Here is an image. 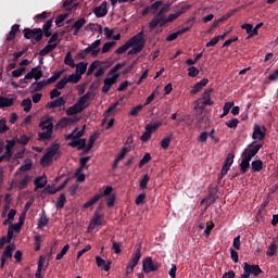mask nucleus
<instances>
[{
  "label": "nucleus",
  "instance_id": "obj_1",
  "mask_svg": "<svg viewBox=\"0 0 278 278\" xmlns=\"http://www.w3.org/2000/svg\"><path fill=\"white\" fill-rule=\"evenodd\" d=\"M60 152V143H54L47 149V152L40 159L41 166H49L53 157Z\"/></svg>",
  "mask_w": 278,
  "mask_h": 278
},
{
  "label": "nucleus",
  "instance_id": "obj_2",
  "mask_svg": "<svg viewBox=\"0 0 278 278\" xmlns=\"http://www.w3.org/2000/svg\"><path fill=\"white\" fill-rule=\"evenodd\" d=\"M60 42V34L54 33L50 36V39L48 40V45L39 51V55L41 58H45V55H49L51 51H54V49H58V43Z\"/></svg>",
  "mask_w": 278,
  "mask_h": 278
},
{
  "label": "nucleus",
  "instance_id": "obj_3",
  "mask_svg": "<svg viewBox=\"0 0 278 278\" xmlns=\"http://www.w3.org/2000/svg\"><path fill=\"white\" fill-rule=\"evenodd\" d=\"M23 34L24 38L26 40H31L33 45L42 40V28H24Z\"/></svg>",
  "mask_w": 278,
  "mask_h": 278
},
{
  "label": "nucleus",
  "instance_id": "obj_4",
  "mask_svg": "<svg viewBox=\"0 0 278 278\" xmlns=\"http://www.w3.org/2000/svg\"><path fill=\"white\" fill-rule=\"evenodd\" d=\"M161 267L162 264H160L159 262H154L153 257L151 256H148L142 261V269L143 273H146L147 275H149V273H157Z\"/></svg>",
  "mask_w": 278,
  "mask_h": 278
},
{
  "label": "nucleus",
  "instance_id": "obj_5",
  "mask_svg": "<svg viewBox=\"0 0 278 278\" xmlns=\"http://www.w3.org/2000/svg\"><path fill=\"white\" fill-rule=\"evenodd\" d=\"M212 92H214V88H210L202 93V98L198 99L195 103H198V108L200 110H205L206 105H213L214 100H212Z\"/></svg>",
  "mask_w": 278,
  "mask_h": 278
},
{
  "label": "nucleus",
  "instance_id": "obj_6",
  "mask_svg": "<svg viewBox=\"0 0 278 278\" xmlns=\"http://www.w3.org/2000/svg\"><path fill=\"white\" fill-rule=\"evenodd\" d=\"M255 142H252L245 148L241 154V157H244L245 160H253L255 157L256 153H260V149H262V143L255 144Z\"/></svg>",
  "mask_w": 278,
  "mask_h": 278
},
{
  "label": "nucleus",
  "instance_id": "obj_7",
  "mask_svg": "<svg viewBox=\"0 0 278 278\" xmlns=\"http://www.w3.org/2000/svg\"><path fill=\"white\" fill-rule=\"evenodd\" d=\"M190 8L191 5L181 7V9L176 13H170L168 17L165 16L163 21H161V23L159 24V27H164L166 23H173V21H176V18H179L181 14H186V12H188Z\"/></svg>",
  "mask_w": 278,
  "mask_h": 278
},
{
  "label": "nucleus",
  "instance_id": "obj_8",
  "mask_svg": "<svg viewBox=\"0 0 278 278\" xmlns=\"http://www.w3.org/2000/svg\"><path fill=\"white\" fill-rule=\"evenodd\" d=\"M168 11V5H164L161 8V10L153 16V18L149 23V28L150 29H155V27L159 26L161 21H164L166 17V12Z\"/></svg>",
  "mask_w": 278,
  "mask_h": 278
},
{
  "label": "nucleus",
  "instance_id": "obj_9",
  "mask_svg": "<svg viewBox=\"0 0 278 278\" xmlns=\"http://www.w3.org/2000/svg\"><path fill=\"white\" fill-rule=\"evenodd\" d=\"M121 77V74H113L112 77H108L104 79V85L102 87L103 94H108L110 92V89L116 81H118V78Z\"/></svg>",
  "mask_w": 278,
  "mask_h": 278
},
{
  "label": "nucleus",
  "instance_id": "obj_10",
  "mask_svg": "<svg viewBox=\"0 0 278 278\" xmlns=\"http://www.w3.org/2000/svg\"><path fill=\"white\" fill-rule=\"evenodd\" d=\"M25 79H35L36 81H38L39 79H42V70L40 65L33 67L31 71H29L25 75Z\"/></svg>",
  "mask_w": 278,
  "mask_h": 278
},
{
  "label": "nucleus",
  "instance_id": "obj_11",
  "mask_svg": "<svg viewBox=\"0 0 278 278\" xmlns=\"http://www.w3.org/2000/svg\"><path fill=\"white\" fill-rule=\"evenodd\" d=\"M127 42L130 43V47H140V45H143L144 48V31L138 33L132 38L127 40Z\"/></svg>",
  "mask_w": 278,
  "mask_h": 278
},
{
  "label": "nucleus",
  "instance_id": "obj_12",
  "mask_svg": "<svg viewBox=\"0 0 278 278\" xmlns=\"http://www.w3.org/2000/svg\"><path fill=\"white\" fill-rule=\"evenodd\" d=\"M99 47H101V39H97L91 45H89L86 48V53H91L93 58H97V55H99V52L101 51V48Z\"/></svg>",
  "mask_w": 278,
  "mask_h": 278
},
{
  "label": "nucleus",
  "instance_id": "obj_13",
  "mask_svg": "<svg viewBox=\"0 0 278 278\" xmlns=\"http://www.w3.org/2000/svg\"><path fill=\"white\" fill-rule=\"evenodd\" d=\"M243 270H248L249 275H254V277H260L264 273L260 265H251L249 263H244Z\"/></svg>",
  "mask_w": 278,
  "mask_h": 278
},
{
  "label": "nucleus",
  "instance_id": "obj_14",
  "mask_svg": "<svg viewBox=\"0 0 278 278\" xmlns=\"http://www.w3.org/2000/svg\"><path fill=\"white\" fill-rule=\"evenodd\" d=\"M93 14L97 18H103L104 16H108V2L103 1L100 7H97L93 10Z\"/></svg>",
  "mask_w": 278,
  "mask_h": 278
},
{
  "label": "nucleus",
  "instance_id": "obj_15",
  "mask_svg": "<svg viewBox=\"0 0 278 278\" xmlns=\"http://www.w3.org/2000/svg\"><path fill=\"white\" fill-rule=\"evenodd\" d=\"M86 23H88V21H86V17H81L78 21H76L71 27V31H73V36H79V31L81 30L84 25H86Z\"/></svg>",
  "mask_w": 278,
  "mask_h": 278
},
{
  "label": "nucleus",
  "instance_id": "obj_16",
  "mask_svg": "<svg viewBox=\"0 0 278 278\" xmlns=\"http://www.w3.org/2000/svg\"><path fill=\"white\" fill-rule=\"evenodd\" d=\"M96 264L98 268L104 269L105 273H109L110 268H112V261L105 262L101 256H96Z\"/></svg>",
  "mask_w": 278,
  "mask_h": 278
},
{
  "label": "nucleus",
  "instance_id": "obj_17",
  "mask_svg": "<svg viewBox=\"0 0 278 278\" xmlns=\"http://www.w3.org/2000/svg\"><path fill=\"white\" fill-rule=\"evenodd\" d=\"M64 105H66V100H64V98L61 97V98H58L56 100L48 102L46 108L47 110H55V108H62Z\"/></svg>",
  "mask_w": 278,
  "mask_h": 278
},
{
  "label": "nucleus",
  "instance_id": "obj_18",
  "mask_svg": "<svg viewBox=\"0 0 278 278\" xmlns=\"http://www.w3.org/2000/svg\"><path fill=\"white\" fill-rule=\"evenodd\" d=\"M39 127L42 129V131H45V129L49 131V128H51V131H53V117L41 118Z\"/></svg>",
  "mask_w": 278,
  "mask_h": 278
},
{
  "label": "nucleus",
  "instance_id": "obj_19",
  "mask_svg": "<svg viewBox=\"0 0 278 278\" xmlns=\"http://www.w3.org/2000/svg\"><path fill=\"white\" fill-rule=\"evenodd\" d=\"M45 86H48L46 80L33 83L29 87L30 94H35V92H41Z\"/></svg>",
  "mask_w": 278,
  "mask_h": 278
},
{
  "label": "nucleus",
  "instance_id": "obj_20",
  "mask_svg": "<svg viewBox=\"0 0 278 278\" xmlns=\"http://www.w3.org/2000/svg\"><path fill=\"white\" fill-rule=\"evenodd\" d=\"M101 225H103V215L94 213L88 229H94V227H101Z\"/></svg>",
  "mask_w": 278,
  "mask_h": 278
},
{
  "label": "nucleus",
  "instance_id": "obj_21",
  "mask_svg": "<svg viewBox=\"0 0 278 278\" xmlns=\"http://www.w3.org/2000/svg\"><path fill=\"white\" fill-rule=\"evenodd\" d=\"M264 138H266V132L262 131V127H260V125L255 124L254 130L252 134V139L253 140H264Z\"/></svg>",
  "mask_w": 278,
  "mask_h": 278
},
{
  "label": "nucleus",
  "instance_id": "obj_22",
  "mask_svg": "<svg viewBox=\"0 0 278 278\" xmlns=\"http://www.w3.org/2000/svg\"><path fill=\"white\" fill-rule=\"evenodd\" d=\"M29 181H31V177H29V175H25L23 179L15 181V188L18 190H25Z\"/></svg>",
  "mask_w": 278,
  "mask_h": 278
},
{
  "label": "nucleus",
  "instance_id": "obj_23",
  "mask_svg": "<svg viewBox=\"0 0 278 278\" xmlns=\"http://www.w3.org/2000/svg\"><path fill=\"white\" fill-rule=\"evenodd\" d=\"M12 238H14V231L12 230V228H9L7 237L3 236L0 239V249H3L7 243L10 244V242H12Z\"/></svg>",
  "mask_w": 278,
  "mask_h": 278
},
{
  "label": "nucleus",
  "instance_id": "obj_24",
  "mask_svg": "<svg viewBox=\"0 0 278 278\" xmlns=\"http://www.w3.org/2000/svg\"><path fill=\"white\" fill-rule=\"evenodd\" d=\"M141 257H142V245H139L136 249V252L132 254V258L129 262V264H132V266H138V262H140Z\"/></svg>",
  "mask_w": 278,
  "mask_h": 278
},
{
  "label": "nucleus",
  "instance_id": "obj_25",
  "mask_svg": "<svg viewBox=\"0 0 278 278\" xmlns=\"http://www.w3.org/2000/svg\"><path fill=\"white\" fill-rule=\"evenodd\" d=\"M18 31H21V25L14 24L13 26H11V30H10L9 35L7 36V41L11 42V40H14L16 38V34H18Z\"/></svg>",
  "mask_w": 278,
  "mask_h": 278
},
{
  "label": "nucleus",
  "instance_id": "obj_26",
  "mask_svg": "<svg viewBox=\"0 0 278 278\" xmlns=\"http://www.w3.org/2000/svg\"><path fill=\"white\" fill-rule=\"evenodd\" d=\"M241 175H247L249 168H251V161L249 159L242 157L241 163L239 164Z\"/></svg>",
  "mask_w": 278,
  "mask_h": 278
},
{
  "label": "nucleus",
  "instance_id": "obj_27",
  "mask_svg": "<svg viewBox=\"0 0 278 278\" xmlns=\"http://www.w3.org/2000/svg\"><path fill=\"white\" fill-rule=\"evenodd\" d=\"M90 97H92V93L90 91H88L87 93H85L83 97L79 98V100L76 102L78 108H84V110H86V103H88V101H90Z\"/></svg>",
  "mask_w": 278,
  "mask_h": 278
},
{
  "label": "nucleus",
  "instance_id": "obj_28",
  "mask_svg": "<svg viewBox=\"0 0 278 278\" xmlns=\"http://www.w3.org/2000/svg\"><path fill=\"white\" fill-rule=\"evenodd\" d=\"M68 144L73 147V149L77 147L78 151H81V149L86 150V139L72 140Z\"/></svg>",
  "mask_w": 278,
  "mask_h": 278
},
{
  "label": "nucleus",
  "instance_id": "obj_29",
  "mask_svg": "<svg viewBox=\"0 0 278 278\" xmlns=\"http://www.w3.org/2000/svg\"><path fill=\"white\" fill-rule=\"evenodd\" d=\"M45 262H47L46 256H40L38 261L37 271L35 274L36 278H43L42 277V267L45 266Z\"/></svg>",
  "mask_w": 278,
  "mask_h": 278
},
{
  "label": "nucleus",
  "instance_id": "obj_30",
  "mask_svg": "<svg viewBox=\"0 0 278 278\" xmlns=\"http://www.w3.org/2000/svg\"><path fill=\"white\" fill-rule=\"evenodd\" d=\"M252 173H260L264 170V162L262 160H255L251 163Z\"/></svg>",
  "mask_w": 278,
  "mask_h": 278
},
{
  "label": "nucleus",
  "instance_id": "obj_31",
  "mask_svg": "<svg viewBox=\"0 0 278 278\" xmlns=\"http://www.w3.org/2000/svg\"><path fill=\"white\" fill-rule=\"evenodd\" d=\"M37 225L38 229H42L43 227H47V225H49V218L47 217V213L45 212V210L41 212Z\"/></svg>",
  "mask_w": 278,
  "mask_h": 278
},
{
  "label": "nucleus",
  "instance_id": "obj_32",
  "mask_svg": "<svg viewBox=\"0 0 278 278\" xmlns=\"http://www.w3.org/2000/svg\"><path fill=\"white\" fill-rule=\"evenodd\" d=\"M83 111H84V108L78 106L76 103L67 109L66 115L75 116V114H81Z\"/></svg>",
  "mask_w": 278,
  "mask_h": 278
},
{
  "label": "nucleus",
  "instance_id": "obj_33",
  "mask_svg": "<svg viewBox=\"0 0 278 278\" xmlns=\"http://www.w3.org/2000/svg\"><path fill=\"white\" fill-rule=\"evenodd\" d=\"M14 100L12 98L0 97V108H12Z\"/></svg>",
  "mask_w": 278,
  "mask_h": 278
},
{
  "label": "nucleus",
  "instance_id": "obj_34",
  "mask_svg": "<svg viewBox=\"0 0 278 278\" xmlns=\"http://www.w3.org/2000/svg\"><path fill=\"white\" fill-rule=\"evenodd\" d=\"M14 249H15L14 244L7 245L1 255L2 260H8L9 257H12V253L14 252Z\"/></svg>",
  "mask_w": 278,
  "mask_h": 278
},
{
  "label": "nucleus",
  "instance_id": "obj_35",
  "mask_svg": "<svg viewBox=\"0 0 278 278\" xmlns=\"http://www.w3.org/2000/svg\"><path fill=\"white\" fill-rule=\"evenodd\" d=\"M53 135V130H51V127L49 130H46L43 132H38V140L45 141V140H51V136Z\"/></svg>",
  "mask_w": 278,
  "mask_h": 278
},
{
  "label": "nucleus",
  "instance_id": "obj_36",
  "mask_svg": "<svg viewBox=\"0 0 278 278\" xmlns=\"http://www.w3.org/2000/svg\"><path fill=\"white\" fill-rule=\"evenodd\" d=\"M64 205H66V194L61 193L55 203L56 210H64Z\"/></svg>",
  "mask_w": 278,
  "mask_h": 278
},
{
  "label": "nucleus",
  "instance_id": "obj_37",
  "mask_svg": "<svg viewBox=\"0 0 278 278\" xmlns=\"http://www.w3.org/2000/svg\"><path fill=\"white\" fill-rule=\"evenodd\" d=\"M62 73H64L63 71H55L54 73H53V75L50 77V78H48V79H46L45 81H46V84L49 86L50 84H55V81L60 78V77H62Z\"/></svg>",
  "mask_w": 278,
  "mask_h": 278
},
{
  "label": "nucleus",
  "instance_id": "obj_38",
  "mask_svg": "<svg viewBox=\"0 0 278 278\" xmlns=\"http://www.w3.org/2000/svg\"><path fill=\"white\" fill-rule=\"evenodd\" d=\"M31 166H34V163L31 162V160L26 159L24 161V164L20 166L18 170H21V173H27V170H31Z\"/></svg>",
  "mask_w": 278,
  "mask_h": 278
},
{
  "label": "nucleus",
  "instance_id": "obj_39",
  "mask_svg": "<svg viewBox=\"0 0 278 278\" xmlns=\"http://www.w3.org/2000/svg\"><path fill=\"white\" fill-rule=\"evenodd\" d=\"M22 108H24V112L29 113L31 112V108H34V104L31 103V99L27 98L24 99L21 103Z\"/></svg>",
  "mask_w": 278,
  "mask_h": 278
},
{
  "label": "nucleus",
  "instance_id": "obj_40",
  "mask_svg": "<svg viewBox=\"0 0 278 278\" xmlns=\"http://www.w3.org/2000/svg\"><path fill=\"white\" fill-rule=\"evenodd\" d=\"M67 84H79L81 79V74H71L70 76H66Z\"/></svg>",
  "mask_w": 278,
  "mask_h": 278
},
{
  "label": "nucleus",
  "instance_id": "obj_41",
  "mask_svg": "<svg viewBox=\"0 0 278 278\" xmlns=\"http://www.w3.org/2000/svg\"><path fill=\"white\" fill-rule=\"evenodd\" d=\"M129 49H131V46H130L129 41H126L123 46H121L119 48H117L115 50V53L117 55H123V53H126Z\"/></svg>",
  "mask_w": 278,
  "mask_h": 278
},
{
  "label": "nucleus",
  "instance_id": "obj_42",
  "mask_svg": "<svg viewBox=\"0 0 278 278\" xmlns=\"http://www.w3.org/2000/svg\"><path fill=\"white\" fill-rule=\"evenodd\" d=\"M86 71H88V63L80 62L76 65V73H78L80 77L86 73Z\"/></svg>",
  "mask_w": 278,
  "mask_h": 278
},
{
  "label": "nucleus",
  "instance_id": "obj_43",
  "mask_svg": "<svg viewBox=\"0 0 278 278\" xmlns=\"http://www.w3.org/2000/svg\"><path fill=\"white\" fill-rule=\"evenodd\" d=\"M64 64H66V66H71V68H75V66H77L75 64V60H73V55L71 54V52L66 53Z\"/></svg>",
  "mask_w": 278,
  "mask_h": 278
},
{
  "label": "nucleus",
  "instance_id": "obj_44",
  "mask_svg": "<svg viewBox=\"0 0 278 278\" xmlns=\"http://www.w3.org/2000/svg\"><path fill=\"white\" fill-rule=\"evenodd\" d=\"M173 140V134H169L167 137L161 140V148L162 149H168L170 147V142Z\"/></svg>",
  "mask_w": 278,
  "mask_h": 278
},
{
  "label": "nucleus",
  "instance_id": "obj_45",
  "mask_svg": "<svg viewBox=\"0 0 278 278\" xmlns=\"http://www.w3.org/2000/svg\"><path fill=\"white\" fill-rule=\"evenodd\" d=\"M160 127H162V122L160 121L146 125V129H149L152 134L153 131H157Z\"/></svg>",
  "mask_w": 278,
  "mask_h": 278
},
{
  "label": "nucleus",
  "instance_id": "obj_46",
  "mask_svg": "<svg viewBox=\"0 0 278 278\" xmlns=\"http://www.w3.org/2000/svg\"><path fill=\"white\" fill-rule=\"evenodd\" d=\"M231 108H233V102H226L223 108V114L219 116V118H225L227 114L231 111Z\"/></svg>",
  "mask_w": 278,
  "mask_h": 278
},
{
  "label": "nucleus",
  "instance_id": "obj_47",
  "mask_svg": "<svg viewBox=\"0 0 278 278\" xmlns=\"http://www.w3.org/2000/svg\"><path fill=\"white\" fill-rule=\"evenodd\" d=\"M101 199V195H94L93 198H91L89 201H87L85 204H84V208L85 210H88V207H92V205H94V203H97L99 200Z\"/></svg>",
  "mask_w": 278,
  "mask_h": 278
},
{
  "label": "nucleus",
  "instance_id": "obj_48",
  "mask_svg": "<svg viewBox=\"0 0 278 278\" xmlns=\"http://www.w3.org/2000/svg\"><path fill=\"white\" fill-rule=\"evenodd\" d=\"M149 162H151V153L147 152L139 162V168H143Z\"/></svg>",
  "mask_w": 278,
  "mask_h": 278
},
{
  "label": "nucleus",
  "instance_id": "obj_49",
  "mask_svg": "<svg viewBox=\"0 0 278 278\" xmlns=\"http://www.w3.org/2000/svg\"><path fill=\"white\" fill-rule=\"evenodd\" d=\"M150 180L151 177H149V174L143 175L142 179L139 182L141 190H147V186H149Z\"/></svg>",
  "mask_w": 278,
  "mask_h": 278
},
{
  "label": "nucleus",
  "instance_id": "obj_50",
  "mask_svg": "<svg viewBox=\"0 0 278 278\" xmlns=\"http://www.w3.org/2000/svg\"><path fill=\"white\" fill-rule=\"evenodd\" d=\"M142 49H144V43L134 46V48L128 51V55H138V53L142 52Z\"/></svg>",
  "mask_w": 278,
  "mask_h": 278
},
{
  "label": "nucleus",
  "instance_id": "obj_51",
  "mask_svg": "<svg viewBox=\"0 0 278 278\" xmlns=\"http://www.w3.org/2000/svg\"><path fill=\"white\" fill-rule=\"evenodd\" d=\"M99 66H101V61L99 60L93 61L87 71V75H92V73H94V70L99 68Z\"/></svg>",
  "mask_w": 278,
  "mask_h": 278
},
{
  "label": "nucleus",
  "instance_id": "obj_52",
  "mask_svg": "<svg viewBox=\"0 0 278 278\" xmlns=\"http://www.w3.org/2000/svg\"><path fill=\"white\" fill-rule=\"evenodd\" d=\"M34 184L36 186V190H38V188H45V186H47V180H42V177H36L34 180Z\"/></svg>",
  "mask_w": 278,
  "mask_h": 278
},
{
  "label": "nucleus",
  "instance_id": "obj_53",
  "mask_svg": "<svg viewBox=\"0 0 278 278\" xmlns=\"http://www.w3.org/2000/svg\"><path fill=\"white\" fill-rule=\"evenodd\" d=\"M112 47H116V41L105 42L101 49V53H108Z\"/></svg>",
  "mask_w": 278,
  "mask_h": 278
},
{
  "label": "nucleus",
  "instance_id": "obj_54",
  "mask_svg": "<svg viewBox=\"0 0 278 278\" xmlns=\"http://www.w3.org/2000/svg\"><path fill=\"white\" fill-rule=\"evenodd\" d=\"M27 51H29V48H24L22 51L14 52L13 53V62H18V59L23 58V55H25V53H27Z\"/></svg>",
  "mask_w": 278,
  "mask_h": 278
},
{
  "label": "nucleus",
  "instance_id": "obj_55",
  "mask_svg": "<svg viewBox=\"0 0 278 278\" xmlns=\"http://www.w3.org/2000/svg\"><path fill=\"white\" fill-rule=\"evenodd\" d=\"M66 84H68V80L66 79V75L55 85L56 90H64L66 88Z\"/></svg>",
  "mask_w": 278,
  "mask_h": 278
},
{
  "label": "nucleus",
  "instance_id": "obj_56",
  "mask_svg": "<svg viewBox=\"0 0 278 278\" xmlns=\"http://www.w3.org/2000/svg\"><path fill=\"white\" fill-rule=\"evenodd\" d=\"M94 140H97V137L94 135L90 136L88 144L85 146V153H88L92 147H94Z\"/></svg>",
  "mask_w": 278,
  "mask_h": 278
},
{
  "label": "nucleus",
  "instance_id": "obj_57",
  "mask_svg": "<svg viewBox=\"0 0 278 278\" xmlns=\"http://www.w3.org/2000/svg\"><path fill=\"white\" fill-rule=\"evenodd\" d=\"M275 253H277V244H275V242H273L268 247L266 255H268V257H273L275 255Z\"/></svg>",
  "mask_w": 278,
  "mask_h": 278
},
{
  "label": "nucleus",
  "instance_id": "obj_58",
  "mask_svg": "<svg viewBox=\"0 0 278 278\" xmlns=\"http://www.w3.org/2000/svg\"><path fill=\"white\" fill-rule=\"evenodd\" d=\"M240 121L238 118H232L229 122H226V126L229 129H236L239 125Z\"/></svg>",
  "mask_w": 278,
  "mask_h": 278
},
{
  "label": "nucleus",
  "instance_id": "obj_59",
  "mask_svg": "<svg viewBox=\"0 0 278 278\" xmlns=\"http://www.w3.org/2000/svg\"><path fill=\"white\" fill-rule=\"evenodd\" d=\"M143 108H144L143 104H139V105L132 108V110H130V112H129V115L130 116H138V113L142 112Z\"/></svg>",
  "mask_w": 278,
  "mask_h": 278
},
{
  "label": "nucleus",
  "instance_id": "obj_60",
  "mask_svg": "<svg viewBox=\"0 0 278 278\" xmlns=\"http://www.w3.org/2000/svg\"><path fill=\"white\" fill-rule=\"evenodd\" d=\"M68 249H71V245L65 244V245L63 247V249L61 250V252H60L59 254H56L55 260H59V261L62 260V257H64L65 254L68 253Z\"/></svg>",
  "mask_w": 278,
  "mask_h": 278
},
{
  "label": "nucleus",
  "instance_id": "obj_61",
  "mask_svg": "<svg viewBox=\"0 0 278 278\" xmlns=\"http://www.w3.org/2000/svg\"><path fill=\"white\" fill-rule=\"evenodd\" d=\"M233 157H236V155L233 153H229L224 161V166L231 167V164H233Z\"/></svg>",
  "mask_w": 278,
  "mask_h": 278
},
{
  "label": "nucleus",
  "instance_id": "obj_62",
  "mask_svg": "<svg viewBox=\"0 0 278 278\" xmlns=\"http://www.w3.org/2000/svg\"><path fill=\"white\" fill-rule=\"evenodd\" d=\"M5 131H10V127H8L5 118L0 119V134H5Z\"/></svg>",
  "mask_w": 278,
  "mask_h": 278
},
{
  "label": "nucleus",
  "instance_id": "obj_63",
  "mask_svg": "<svg viewBox=\"0 0 278 278\" xmlns=\"http://www.w3.org/2000/svg\"><path fill=\"white\" fill-rule=\"evenodd\" d=\"M15 140H16L17 144H23V146H25V144H28V143H29L30 138L27 137V135H23V136H21L20 139L17 138V139H15Z\"/></svg>",
  "mask_w": 278,
  "mask_h": 278
},
{
  "label": "nucleus",
  "instance_id": "obj_64",
  "mask_svg": "<svg viewBox=\"0 0 278 278\" xmlns=\"http://www.w3.org/2000/svg\"><path fill=\"white\" fill-rule=\"evenodd\" d=\"M199 75V70L194 66H191L188 68V76L189 77H198Z\"/></svg>",
  "mask_w": 278,
  "mask_h": 278
}]
</instances>
